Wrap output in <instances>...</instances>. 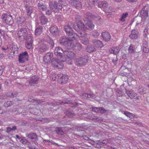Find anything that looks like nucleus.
<instances>
[{
	"instance_id": "1",
	"label": "nucleus",
	"mask_w": 149,
	"mask_h": 149,
	"mask_svg": "<svg viewBox=\"0 0 149 149\" xmlns=\"http://www.w3.org/2000/svg\"><path fill=\"white\" fill-rule=\"evenodd\" d=\"M2 50L5 51V52L13 54V55L15 54H17L18 49L16 45H9L6 47L1 48Z\"/></svg>"
},
{
	"instance_id": "2",
	"label": "nucleus",
	"mask_w": 149,
	"mask_h": 149,
	"mask_svg": "<svg viewBox=\"0 0 149 149\" xmlns=\"http://www.w3.org/2000/svg\"><path fill=\"white\" fill-rule=\"evenodd\" d=\"M72 40L63 36L60 38L59 41L61 45L65 46L67 48H69L71 46Z\"/></svg>"
},
{
	"instance_id": "3",
	"label": "nucleus",
	"mask_w": 149,
	"mask_h": 149,
	"mask_svg": "<svg viewBox=\"0 0 149 149\" xmlns=\"http://www.w3.org/2000/svg\"><path fill=\"white\" fill-rule=\"evenodd\" d=\"M55 77H57L58 81L59 83L63 84H65L67 82L68 79V77L67 75H63L62 74H57L56 77L55 78L53 77L52 79L54 81L56 80Z\"/></svg>"
},
{
	"instance_id": "4",
	"label": "nucleus",
	"mask_w": 149,
	"mask_h": 149,
	"mask_svg": "<svg viewBox=\"0 0 149 149\" xmlns=\"http://www.w3.org/2000/svg\"><path fill=\"white\" fill-rule=\"evenodd\" d=\"M2 20L9 25H11L13 23L12 16L9 13H5L2 16Z\"/></svg>"
},
{
	"instance_id": "5",
	"label": "nucleus",
	"mask_w": 149,
	"mask_h": 149,
	"mask_svg": "<svg viewBox=\"0 0 149 149\" xmlns=\"http://www.w3.org/2000/svg\"><path fill=\"white\" fill-rule=\"evenodd\" d=\"M88 57L86 55L77 58L76 59L75 63L78 66H81L84 65L87 62Z\"/></svg>"
},
{
	"instance_id": "6",
	"label": "nucleus",
	"mask_w": 149,
	"mask_h": 149,
	"mask_svg": "<svg viewBox=\"0 0 149 149\" xmlns=\"http://www.w3.org/2000/svg\"><path fill=\"white\" fill-rule=\"evenodd\" d=\"M49 7L54 12H58L62 8L61 6L57 3L54 1H52L49 2Z\"/></svg>"
},
{
	"instance_id": "7",
	"label": "nucleus",
	"mask_w": 149,
	"mask_h": 149,
	"mask_svg": "<svg viewBox=\"0 0 149 149\" xmlns=\"http://www.w3.org/2000/svg\"><path fill=\"white\" fill-rule=\"evenodd\" d=\"M29 56L27 52L21 53L19 56V63H23L28 60Z\"/></svg>"
},
{
	"instance_id": "8",
	"label": "nucleus",
	"mask_w": 149,
	"mask_h": 149,
	"mask_svg": "<svg viewBox=\"0 0 149 149\" xmlns=\"http://www.w3.org/2000/svg\"><path fill=\"white\" fill-rule=\"evenodd\" d=\"M28 33V32L26 28H22L18 32V36L19 38L23 36L24 39H25L27 38Z\"/></svg>"
},
{
	"instance_id": "9",
	"label": "nucleus",
	"mask_w": 149,
	"mask_h": 149,
	"mask_svg": "<svg viewBox=\"0 0 149 149\" xmlns=\"http://www.w3.org/2000/svg\"><path fill=\"white\" fill-rule=\"evenodd\" d=\"M33 40L31 36L30 35H27V38L26 43V47L28 49H31L32 48Z\"/></svg>"
},
{
	"instance_id": "10",
	"label": "nucleus",
	"mask_w": 149,
	"mask_h": 149,
	"mask_svg": "<svg viewBox=\"0 0 149 149\" xmlns=\"http://www.w3.org/2000/svg\"><path fill=\"white\" fill-rule=\"evenodd\" d=\"M98 1V0H87L85 2L84 6L86 8H87L88 9H90L93 6L95 3Z\"/></svg>"
},
{
	"instance_id": "11",
	"label": "nucleus",
	"mask_w": 149,
	"mask_h": 149,
	"mask_svg": "<svg viewBox=\"0 0 149 149\" xmlns=\"http://www.w3.org/2000/svg\"><path fill=\"white\" fill-rule=\"evenodd\" d=\"M140 16L142 18L146 19L148 16V8L146 6L143 7L140 12Z\"/></svg>"
},
{
	"instance_id": "12",
	"label": "nucleus",
	"mask_w": 149,
	"mask_h": 149,
	"mask_svg": "<svg viewBox=\"0 0 149 149\" xmlns=\"http://www.w3.org/2000/svg\"><path fill=\"white\" fill-rule=\"evenodd\" d=\"M64 54L71 60L74 59L76 57V55L73 52L69 50H66L64 51Z\"/></svg>"
},
{
	"instance_id": "13",
	"label": "nucleus",
	"mask_w": 149,
	"mask_h": 149,
	"mask_svg": "<svg viewBox=\"0 0 149 149\" xmlns=\"http://www.w3.org/2000/svg\"><path fill=\"white\" fill-rule=\"evenodd\" d=\"M69 2L71 5L77 9H79L82 8L81 3L79 1L70 0Z\"/></svg>"
},
{
	"instance_id": "14",
	"label": "nucleus",
	"mask_w": 149,
	"mask_h": 149,
	"mask_svg": "<svg viewBox=\"0 0 149 149\" xmlns=\"http://www.w3.org/2000/svg\"><path fill=\"white\" fill-rule=\"evenodd\" d=\"M37 7L40 11H44L48 5L42 1H37Z\"/></svg>"
},
{
	"instance_id": "15",
	"label": "nucleus",
	"mask_w": 149,
	"mask_h": 149,
	"mask_svg": "<svg viewBox=\"0 0 149 149\" xmlns=\"http://www.w3.org/2000/svg\"><path fill=\"white\" fill-rule=\"evenodd\" d=\"M139 32L135 29L132 30L131 34L129 35V37L132 40L136 39L138 37Z\"/></svg>"
},
{
	"instance_id": "16",
	"label": "nucleus",
	"mask_w": 149,
	"mask_h": 149,
	"mask_svg": "<svg viewBox=\"0 0 149 149\" xmlns=\"http://www.w3.org/2000/svg\"><path fill=\"white\" fill-rule=\"evenodd\" d=\"M101 36L103 40L105 42L109 41L111 38V36L108 32H102L101 34Z\"/></svg>"
},
{
	"instance_id": "17",
	"label": "nucleus",
	"mask_w": 149,
	"mask_h": 149,
	"mask_svg": "<svg viewBox=\"0 0 149 149\" xmlns=\"http://www.w3.org/2000/svg\"><path fill=\"white\" fill-rule=\"evenodd\" d=\"M53 56L52 53H47L44 57V61L45 63H48L50 62L51 58Z\"/></svg>"
},
{
	"instance_id": "18",
	"label": "nucleus",
	"mask_w": 149,
	"mask_h": 149,
	"mask_svg": "<svg viewBox=\"0 0 149 149\" xmlns=\"http://www.w3.org/2000/svg\"><path fill=\"white\" fill-rule=\"evenodd\" d=\"M64 53L62 49L60 47H57L55 48L54 50V54L57 56L61 57L62 56V53Z\"/></svg>"
},
{
	"instance_id": "19",
	"label": "nucleus",
	"mask_w": 149,
	"mask_h": 149,
	"mask_svg": "<svg viewBox=\"0 0 149 149\" xmlns=\"http://www.w3.org/2000/svg\"><path fill=\"white\" fill-rule=\"evenodd\" d=\"M50 31L52 35L57 36L58 35L59 31L56 26H51L50 28Z\"/></svg>"
},
{
	"instance_id": "20",
	"label": "nucleus",
	"mask_w": 149,
	"mask_h": 149,
	"mask_svg": "<svg viewBox=\"0 0 149 149\" xmlns=\"http://www.w3.org/2000/svg\"><path fill=\"white\" fill-rule=\"evenodd\" d=\"M64 29L68 35L70 36H72V37L74 36V33H73V31L71 27L68 25L65 26Z\"/></svg>"
},
{
	"instance_id": "21",
	"label": "nucleus",
	"mask_w": 149,
	"mask_h": 149,
	"mask_svg": "<svg viewBox=\"0 0 149 149\" xmlns=\"http://www.w3.org/2000/svg\"><path fill=\"white\" fill-rule=\"evenodd\" d=\"M26 12V14L29 17L31 18V14L33 12V7L28 5H26L24 6Z\"/></svg>"
},
{
	"instance_id": "22",
	"label": "nucleus",
	"mask_w": 149,
	"mask_h": 149,
	"mask_svg": "<svg viewBox=\"0 0 149 149\" xmlns=\"http://www.w3.org/2000/svg\"><path fill=\"white\" fill-rule=\"evenodd\" d=\"M78 33V34L74 33V36L72 37V38L74 39H75L76 37L77 36H78V37L84 38L86 37L87 36V34L85 31L83 30L82 31L79 30Z\"/></svg>"
},
{
	"instance_id": "23",
	"label": "nucleus",
	"mask_w": 149,
	"mask_h": 149,
	"mask_svg": "<svg viewBox=\"0 0 149 149\" xmlns=\"http://www.w3.org/2000/svg\"><path fill=\"white\" fill-rule=\"evenodd\" d=\"M39 19L40 23L42 25L45 24L48 22L47 18L42 13H41V15L39 17Z\"/></svg>"
},
{
	"instance_id": "24",
	"label": "nucleus",
	"mask_w": 149,
	"mask_h": 149,
	"mask_svg": "<svg viewBox=\"0 0 149 149\" xmlns=\"http://www.w3.org/2000/svg\"><path fill=\"white\" fill-rule=\"evenodd\" d=\"M48 49V48L45 45L42 44L39 46L38 52L40 53H42L45 52Z\"/></svg>"
},
{
	"instance_id": "25",
	"label": "nucleus",
	"mask_w": 149,
	"mask_h": 149,
	"mask_svg": "<svg viewBox=\"0 0 149 149\" xmlns=\"http://www.w3.org/2000/svg\"><path fill=\"white\" fill-rule=\"evenodd\" d=\"M39 78L37 76H33L29 81V84L31 85H33V84H36L39 79Z\"/></svg>"
},
{
	"instance_id": "26",
	"label": "nucleus",
	"mask_w": 149,
	"mask_h": 149,
	"mask_svg": "<svg viewBox=\"0 0 149 149\" xmlns=\"http://www.w3.org/2000/svg\"><path fill=\"white\" fill-rule=\"evenodd\" d=\"M93 43L95 47L97 48H100L104 46L102 42L99 40H94Z\"/></svg>"
},
{
	"instance_id": "27",
	"label": "nucleus",
	"mask_w": 149,
	"mask_h": 149,
	"mask_svg": "<svg viewBox=\"0 0 149 149\" xmlns=\"http://www.w3.org/2000/svg\"><path fill=\"white\" fill-rule=\"evenodd\" d=\"M85 29L89 30L93 29L94 28V25L91 21H88L85 25Z\"/></svg>"
},
{
	"instance_id": "28",
	"label": "nucleus",
	"mask_w": 149,
	"mask_h": 149,
	"mask_svg": "<svg viewBox=\"0 0 149 149\" xmlns=\"http://www.w3.org/2000/svg\"><path fill=\"white\" fill-rule=\"evenodd\" d=\"M126 93L131 99H133V98L136 99V97L137 95L136 93L129 90H126Z\"/></svg>"
},
{
	"instance_id": "29",
	"label": "nucleus",
	"mask_w": 149,
	"mask_h": 149,
	"mask_svg": "<svg viewBox=\"0 0 149 149\" xmlns=\"http://www.w3.org/2000/svg\"><path fill=\"white\" fill-rule=\"evenodd\" d=\"M28 138L32 140H37L38 139V135L36 133H30L27 136Z\"/></svg>"
},
{
	"instance_id": "30",
	"label": "nucleus",
	"mask_w": 149,
	"mask_h": 149,
	"mask_svg": "<svg viewBox=\"0 0 149 149\" xmlns=\"http://www.w3.org/2000/svg\"><path fill=\"white\" fill-rule=\"evenodd\" d=\"M120 51L118 47H113L109 50V52L111 54H116L118 53Z\"/></svg>"
},
{
	"instance_id": "31",
	"label": "nucleus",
	"mask_w": 149,
	"mask_h": 149,
	"mask_svg": "<svg viewBox=\"0 0 149 149\" xmlns=\"http://www.w3.org/2000/svg\"><path fill=\"white\" fill-rule=\"evenodd\" d=\"M96 49L95 47L92 45H88L87 46L86 48V51L89 53L95 51Z\"/></svg>"
},
{
	"instance_id": "32",
	"label": "nucleus",
	"mask_w": 149,
	"mask_h": 149,
	"mask_svg": "<svg viewBox=\"0 0 149 149\" xmlns=\"http://www.w3.org/2000/svg\"><path fill=\"white\" fill-rule=\"evenodd\" d=\"M108 6V4L106 1H100L98 3V7L103 8H105Z\"/></svg>"
},
{
	"instance_id": "33",
	"label": "nucleus",
	"mask_w": 149,
	"mask_h": 149,
	"mask_svg": "<svg viewBox=\"0 0 149 149\" xmlns=\"http://www.w3.org/2000/svg\"><path fill=\"white\" fill-rule=\"evenodd\" d=\"M74 49L75 51H80L82 48V45L79 42H77L73 46Z\"/></svg>"
},
{
	"instance_id": "34",
	"label": "nucleus",
	"mask_w": 149,
	"mask_h": 149,
	"mask_svg": "<svg viewBox=\"0 0 149 149\" xmlns=\"http://www.w3.org/2000/svg\"><path fill=\"white\" fill-rule=\"evenodd\" d=\"M43 29V28L42 26H39L36 29L35 31V35L37 36L40 35L42 32Z\"/></svg>"
},
{
	"instance_id": "35",
	"label": "nucleus",
	"mask_w": 149,
	"mask_h": 149,
	"mask_svg": "<svg viewBox=\"0 0 149 149\" xmlns=\"http://www.w3.org/2000/svg\"><path fill=\"white\" fill-rule=\"evenodd\" d=\"M76 26L77 28H78L79 29L81 30L85 29V26L81 21H79L78 22Z\"/></svg>"
},
{
	"instance_id": "36",
	"label": "nucleus",
	"mask_w": 149,
	"mask_h": 149,
	"mask_svg": "<svg viewBox=\"0 0 149 149\" xmlns=\"http://www.w3.org/2000/svg\"><path fill=\"white\" fill-rule=\"evenodd\" d=\"M44 11H45V14L48 16L51 15L52 12V9L48 6L46 7Z\"/></svg>"
},
{
	"instance_id": "37",
	"label": "nucleus",
	"mask_w": 149,
	"mask_h": 149,
	"mask_svg": "<svg viewBox=\"0 0 149 149\" xmlns=\"http://www.w3.org/2000/svg\"><path fill=\"white\" fill-rule=\"evenodd\" d=\"M46 39L47 42L51 45V46L52 47H53L54 45V43L53 40L49 36H47L46 37Z\"/></svg>"
},
{
	"instance_id": "38",
	"label": "nucleus",
	"mask_w": 149,
	"mask_h": 149,
	"mask_svg": "<svg viewBox=\"0 0 149 149\" xmlns=\"http://www.w3.org/2000/svg\"><path fill=\"white\" fill-rule=\"evenodd\" d=\"M55 131L57 134L61 135H63L64 133L62 128L60 127H56Z\"/></svg>"
},
{
	"instance_id": "39",
	"label": "nucleus",
	"mask_w": 149,
	"mask_h": 149,
	"mask_svg": "<svg viewBox=\"0 0 149 149\" xmlns=\"http://www.w3.org/2000/svg\"><path fill=\"white\" fill-rule=\"evenodd\" d=\"M128 14L127 13H123L119 19L120 21L122 22H125V18L128 17Z\"/></svg>"
},
{
	"instance_id": "40",
	"label": "nucleus",
	"mask_w": 149,
	"mask_h": 149,
	"mask_svg": "<svg viewBox=\"0 0 149 149\" xmlns=\"http://www.w3.org/2000/svg\"><path fill=\"white\" fill-rule=\"evenodd\" d=\"M58 59L55 58H53L52 60V66L54 68H56L57 65L58 64Z\"/></svg>"
},
{
	"instance_id": "41",
	"label": "nucleus",
	"mask_w": 149,
	"mask_h": 149,
	"mask_svg": "<svg viewBox=\"0 0 149 149\" xmlns=\"http://www.w3.org/2000/svg\"><path fill=\"white\" fill-rule=\"evenodd\" d=\"M123 113L127 117L131 118H133L135 116L133 114L127 111H123Z\"/></svg>"
},
{
	"instance_id": "42",
	"label": "nucleus",
	"mask_w": 149,
	"mask_h": 149,
	"mask_svg": "<svg viewBox=\"0 0 149 149\" xmlns=\"http://www.w3.org/2000/svg\"><path fill=\"white\" fill-rule=\"evenodd\" d=\"M143 51L145 53H147L149 52V49L148 45L146 43H144L143 45Z\"/></svg>"
},
{
	"instance_id": "43",
	"label": "nucleus",
	"mask_w": 149,
	"mask_h": 149,
	"mask_svg": "<svg viewBox=\"0 0 149 149\" xmlns=\"http://www.w3.org/2000/svg\"><path fill=\"white\" fill-rule=\"evenodd\" d=\"M81 43L84 45H87L89 44V40L87 38L85 37L81 40Z\"/></svg>"
},
{
	"instance_id": "44",
	"label": "nucleus",
	"mask_w": 149,
	"mask_h": 149,
	"mask_svg": "<svg viewBox=\"0 0 149 149\" xmlns=\"http://www.w3.org/2000/svg\"><path fill=\"white\" fill-rule=\"evenodd\" d=\"M65 114L68 117H72L75 115L74 113H73L71 111L69 110L65 112Z\"/></svg>"
},
{
	"instance_id": "45",
	"label": "nucleus",
	"mask_w": 149,
	"mask_h": 149,
	"mask_svg": "<svg viewBox=\"0 0 149 149\" xmlns=\"http://www.w3.org/2000/svg\"><path fill=\"white\" fill-rule=\"evenodd\" d=\"M134 46L132 44L130 45L128 49L130 53H132L134 52Z\"/></svg>"
},
{
	"instance_id": "46",
	"label": "nucleus",
	"mask_w": 149,
	"mask_h": 149,
	"mask_svg": "<svg viewBox=\"0 0 149 149\" xmlns=\"http://www.w3.org/2000/svg\"><path fill=\"white\" fill-rule=\"evenodd\" d=\"M92 35L94 38H97L99 35L100 33L97 31H93Z\"/></svg>"
},
{
	"instance_id": "47",
	"label": "nucleus",
	"mask_w": 149,
	"mask_h": 149,
	"mask_svg": "<svg viewBox=\"0 0 149 149\" xmlns=\"http://www.w3.org/2000/svg\"><path fill=\"white\" fill-rule=\"evenodd\" d=\"M69 102L67 100H65V101H62L61 102H56V104L58 105L59 104L63 105L65 104H68Z\"/></svg>"
},
{
	"instance_id": "48",
	"label": "nucleus",
	"mask_w": 149,
	"mask_h": 149,
	"mask_svg": "<svg viewBox=\"0 0 149 149\" xmlns=\"http://www.w3.org/2000/svg\"><path fill=\"white\" fill-rule=\"evenodd\" d=\"M116 93L118 97H120L122 95V91L118 89H116Z\"/></svg>"
},
{
	"instance_id": "49",
	"label": "nucleus",
	"mask_w": 149,
	"mask_h": 149,
	"mask_svg": "<svg viewBox=\"0 0 149 149\" xmlns=\"http://www.w3.org/2000/svg\"><path fill=\"white\" fill-rule=\"evenodd\" d=\"M57 65L56 68L61 69L63 68V63L61 62H58V64H57Z\"/></svg>"
},
{
	"instance_id": "50",
	"label": "nucleus",
	"mask_w": 149,
	"mask_h": 149,
	"mask_svg": "<svg viewBox=\"0 0 149 149\" xmlns=\"http://www.w3.org/2000/svg\"><path fill=\"white\" fill-rule=\"evenodd\" d=\"M92 110L96 113H99V107H93Z\"/></svg>"
},
{
	"instance_id": "51",
	"label": "nucleus",
	"mask_w": 149,
	"mask_h": 149,
	"mask_svg": "<svg viewBox=\"0 0 149 149\" xmlns=\"http://www.w3.org/2000/svg\"><path fill=\"white\" fill-rule=\"evenodd\" d=\"M106 111L107 110L102 107H99V113H103Z\"/></svg>"
},
{
	"instance_id": "52",
	"label": "nucleus",
	"mask_w": 149,
	"mask_h": 149,
	"mask_svg": "<svg viewBox=\"0 0 149 149\" xmlns=\"http://www.w3.org/2000/svg\"><path fill=\"white\" fill-rule=\"evenodd\" d=\"M20 141L22 144H26V143H28V142L27 140L24 139V138L23 139L22 138H21L20 140Z\"/></svg>"
},
{
	"instance_id": "53",
	"label": "nucleus",
	"mask_w": 149,
	"mask_h": 149,
	"mask_svg": "<svg viewBox=\"0 0 149 149\" xmlns=\"http://www.w3.org/2000/svg\"><path fill=\"white\" fill-rule=\"evenodd\" d=\"M75 19L76 22H78L79 21H81L80 19H81V17L77 15H76L75 16Z\"/></svg>"
},
{
	"instance_id": "54",
	"label": "nucleus",
	"mask_w": 149,
	"mask_h": 149,
	"mask_svg": "<svg viewBox=\"0 0 149 149\" xmlns=\"http://www.w3.org/2000/svg\"><path fill=\"white\" fill-rule=\"evenodd\" d=\"M82 96L84 98L86 99L88 97V94L87 93L82 94Z\"/></svg>"
},
{
	"instance_id": "55",
	"label": "nucleus",
	"mask_w": 149,
	"mask_h": 149,
	"mask_svg": "<svg viewBox=\"0 0 149 149\" xmlns=\"http://www.w3.org/2000/svg\"><path fill=\"white\" fill-rule=\"evenodd\" d=\"M104 140H103V141H102V140H99L97 141V143L99 145H102L103 144L105 143V142H104Z\"/></svg>"
},
{
	"instance_id": "56",
	"label": "nucleus",
	"mask_w": 149,
	"mask_h": 149,
	"mask_svg": "<svg viewBox=\"0 0 149 149\" xmlns=\"http://www.w3.org/2000/svg\"><path fill=\"white\" fill-rule=\"evenodd\" d=\"M17 95V93L16 92H15L14 93H11V95L10 96L11 97H15Z\"/></svg>"
},
{
	"instance_id": "57",
	"label": "nucleus",
	"mask_w": 149,
	"mask_h": 149,
	"mask_svg": "<svg viewBox=\"0 0 149 149\" xmlns=\"http://www.w3.org/2000/svg\"><path fill=\"white\" fill-rule=\"evenodd\" d=\"M3 71V69L1 66H0V75H1Z\"/></svg>"
},
{
	"instance_id": "58",
	"label": "nucleus",
	"mask_w": 149,
	"mask_h": 149,
	"mask_svg": "<svg viewBox=\"0 0 149 149\" xmlns=\"http://www.w3.org/2000/svg\"><path fill=\"white\" fill-rule=\"evenodd\" d=\"M12 131L11 128L10 127H8L7 128L6 132L7 133H9Z\"/></svg>"
},
{
	"instance_id": "59",
	"label": "nucleus",
	"mask_w": 149,
	"mask_h": 149,
	"mask_svg": "<svg viewBox=\"0 0 149 149\" xmlns=\"http://www.w3.org/2000/svg\"><path fill=\"white\" fill-rule=\"evenodd\" d=\"M95 97V96L93 94H88V98H94Z\"/></svg>"
},
{
	"instance_id": "60",
	"label": "nucleus",
	"mask_w": 149,
	"mask_h": 149,
	"mask_svg": "<svg viewBox=\"0 0 149 149\" xmlns=\"http://www.w3.org/2000/svg\"><path fill=\"white\" fill-rule=\"evenodd\" d=\"M77 25H74L73 27L74 29L77 31H78V32L79 31L78 30L79 29L78 28H77L76 26Z\"/></svg>"
},
{
	"instance_id": "61",
	"label": "nucleus",
	"mask_w": 149,
	"mask_h": 149,
	"mask_svg": "<svg viewBox=\"0 0 149 149\" xmlns=\"http://www.w3.org/2000/svg\"><path fill=\"white\" fill-rule=\"evenodd\" d=\"M128 1L130 2H136L137 0H127Z\"/></svg>"
},
{
	"instance_id": "62",
	"label": "nucleus",
	"mask_w": 149,
	"mask_h": 149,
	"mask_svg": "<svg viewBox=\"0 0 149 149\" xmlns=\"http://www.w3.org/2000/svg\"><path fill=\"white\" fill-rule=\"evenodd\" d=\"M7 104L8 105V106H9L11 104H12V102L11 101H8L6 102Z\"/></svg>"
},
{
	"instance_id": "63",
	"label": "nucleus",
	"mask_w": 149,
	"mask_h": 149,
	"mask_svg": "<svg viewBox=\"0 0 149 149\" xmlns=\"http://www.w3.org/2000/svg\"><path fill=\"white\" fill-rule=\"evenodd\" d=\"M12 130H15L16 129V127L15 126H13L12 128H11Z\"/></svg>"
},
{
	"instance_id": "64",
	"label": "nucleus",
	"mask_w": 149,
	"mask_h": 149,
	"mask_svg": "<svg viewBox=\"0 0 149 149\" xmlns=\"http://www.w3.org/2000/svg\"><path fill=\"white\" fill-rule=\"evenodd\" d=\"M117 59L114 60V59L113 60V63L115 64H116L117 63Z\"/></svg>"
}]
</instances>
